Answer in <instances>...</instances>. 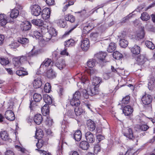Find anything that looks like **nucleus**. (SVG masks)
<instances>
[{"label":"nucleus","mask_w":155,"mask_h":155,"mask_svg":"<svg viewBox=\"0 0 155 155\" xmlns=\"http://www.w3.org/2000/svg\"><path fill=\"white\" fill-rule=\"evenodd\" d=\"M43 98L44 101L46 104H45L42 107L41 110L43 115L46 116L48 115L49 113L48 105L51 104L52 103V101L51 98L47 94L44 95Z\"/></svg>","instance_id":"nucleus-1"},{"label":"nucleus","mask_w":155,"mask_h":155,"mask_svg":"<svg viewBox=\"0 0 155 155\" xmlns=\"http://www.w3.org/2000/svg\"><path fill=\"white\" fill-rule=\"evenodd\" d=\"M136 133L137 134V132L133 134L132 129L129 127L126 128L123 130V134L125 136L133 141L135 140L137 142L139 137L137 134H136Z\"/></svg>","instance_id":"nucleus-2"},{"label":"nucleus","mask_w":155,"mask_h":155,"mask_svg":"<svg viewBox=\"0 0 155 155\" xmlns=\"http://www.w3.org/2000/svg\"><path fill=\"white\" fill-rule=\"evenodd\" d=\"M48 29V25H45L41 28V31H34V35L36 38L39 40H42L43 35Z\"/></svg>","instance_id":"nucleus-3"},{"label":"nucleus","mask_w":155,"mask_h":155,"mask_svg":"<svg viewBox=\"0 0 155 155\" xmlns=\"http://www.w3.org/2000/svg\"><path fill=\"white\" fill-rule=\"evenodd\" d=\"M38 142L36 143V146L38 149H35L36 151H37L40 154H42L45 155H52L49 152H47L45 150H41L39 149L41 148L43 146L44 142L42 139H38Z\"/></svg>","instance_id":"nucleus-4"},{"label":"nucleus","mask_w":155,"mask_h":155,"mask_svg":"<svg viewBox=\"0 0 155 155\" xmlns=\"http://www.w3.org/2000/svg\"><path fill=\"white\" fill-rule=\"evenodd\" d=\"M31 14L36 16L39 15L41 12V8L37 4L31 6Z\"/></svg>","instance_id":"nucleus-5"},{"label":"nucleus","mask_w":155,"mask_h":155,"mask_svg":"<svg viewBox=\"0 0 155 155\" xmlns=\"http://www.w3.org/2000/svg\"><path fill=\"white\" fill-rule=\"evenodd\" d=\"M106 55L107 54L106 53L102 52H100L95 55V57L100 60L99 63L101 67L104 65V64L105 62L104 58Z\"/></svg>","instance_id":"nucleus-6"},{"label":"nucleus","mask_w":155,"mask_h":155,"mask_svg":"<svg viewBox=\"0 0 155 155\" xmlns=\"http://www.w3.org/2000/svg\"><path fill=\"white\" fill-rule=\"evenodd\" d=\"M5 117L9 121H13L15 119V116L14 112L12 110H7L5 113Z\"/></svg>","instance_id":"nucleus-7"},{"label":"nucleus","mask_w":155,"mask_h":155,"mask_svg":"<svg viewBox=\"0 0 155 155\" xmlns=\"http://www.w3.org/2000/svg\"><path fill=\"white\" fill-rule=\"evenodd\" d=\"M81 48L84 51H87L90 47V42L88 39L86 38L81 41Z\"/></svg>","instance_id":"nucleus-8"},{"label":"nucleus","mask_w":155,"mask_h":155,"mask_svg":"<svg viewBox=\"0 0 155 155\" xmlns=\"http://www.w3.org/2000/svg\"><path fill=\"white\" fill-rule=\"evenodd\" d=\"M52 60L51 59L47 58L41 64L40 68L46 69L52 65Z\"/></svg>","instance_id":"nucleus-9"},{"label":"nucleus","mask_w":155,"mask_h":155,"mask_svg":"<svg viewBox=\"0 0 155 155\" xmlns=\"http://www.w3.org/2000/svg\"><path fill=\"white\" fill-rule=\"evenodd\" d=\"M85 137L88 143H92L95 141V139L94 135L90 131H88L86 133Z\"/></svg>","instance_id":"nucleus-10"},{"label":"nucleus","mask_w":155,"mask_h":155,"mask_svg":"<svg viewBox=\"0 0 155 155\" xmlns=\"http://www.w3.org/2000/svg\"><path fill=\"white\" fill-rule=\"evenodd\" d=\"M141 100L144 104L148 105L151 102L152 97L150 95L146 94L142 97Z\"/></svg>","instance_id":"nucleus-11"},{"label":"nucleus","mask_w":155,"mask_h":155,"mask_svg":"<svg viewBox=\"0 0 155 155\" xmlns=\"http://www.w3.org/2000/svg\"><path fill=\"white\" fill-rule=\"evenodd\" d=\"M50 14V9L48 8H45L42 12V17L44 19H47L49 18Z\"/></svg>","instance_id":"nucleus-12"},{"label":"nucleus","mask_w":155,"mask_h":155,"mask_svg":"<svg viewBox=\"0 0 155 155\" xmlns=\"http://www.w3.org/2000/svg\"><path fill=\"white\" fill-rule=\"evenodd\" d=\"M20 27L21 29L23 31L28 30L31 28V23L28 21L23 22L21 25Z\"/></svg>","instance_id":"nucleus-13"},{"label":"nucleus","mask_w":155,"mask_h":155,"mask_svg":"<svg viewBox=\"0 0 155 155\" xmlns=\"http://www.w3.org/2000/svg\"><path fill=\"white\" fill-rule=\"evenodd\" d=\"M8 19L4 14H0V26L4 27L7 23Z\"/></svg>","instance_id":"nucleus-14"},{"label":"nucleus","mask_w":155,"mask_h":155,"mask_svg":"<svg viewBox=\"0 0 155 155\" xmlns=\"http://www.w3.org/2000/svg\"><path fill=\"white\" fill-rule=\"evenodd\" d=\"M87 126L90 131H93L95 128L96 124L93 121L89 120L87 121Z\"/></svg>","instance_id":"nucleus-15"},{"label":"nucleus","mask_w":155,"mask_h":155,"mask_svg":"<svg viewBox=\"0 0 155 155\" xmlns=\"http://www.w3.org/2000/svg\"><path fill=\"white\" fill-rule=\"evenodd\" d=\"M133 112V108L129 105L125 106L123 109V112L126 116H128L131 114Z\"/></svg>","instance_id":"nucleus-16"},{"label":"nucleus","mask_w":155,"mask_h":155,"mask_svg":"<svg viewBox=\"0 0 155 155\" xmlns=\"http://www.w3.org/2000/svg\"><path fill=\"white\" fill-rule=\"evenodd\" d=\"M35 122L38 125H39L43 121V118L41 114H37L35 115L34 117Z\"/></svg>","instance_id":"nucleus-17"},{"label":"nucleus","mask_w":155,"mask_h":155,"mask_svg":"<svg viewBox=\"0 0 155 155\" xmlns=\"http://www.w3.org/2000/svg\"><path fill=\"white\" fill-rule=\"evenodd\" d=\"M31 22L33 24L41 27V28L43 27L45 25H46L45 24H44L43 21L42 20L39 19H33L32 20Z\"/></svg>","instance_id":"nucleus-18"},{"label":"nucleus","mask_w":155,"mask_h":155,"mask_svg":"<svg viewBox=\"0 0 155 155\" xmlns=\"http://www.w3.org/2000/svg\"><path fill=\"white\" fill-rule=\"evenodd\" d=\"M65 18H60L56 21V23L60 27L64 28L67 25V23Z\"/></svg>","instance_id":"nucleus-19"},{"label":"nucleus","mask_w":155,"mask_h":155,"mask_svg":"<svg viewBox=\"0 0 155 155\" xmlns=\"http://www.w3.org/2000/svg\"><path fill=\"white\" fill-rule=\"evenodd\" d=\"M93 86L97 87L101 81V79L99 77L94 76L92 80Z\"/></svg>","instance_id":"nucleus-20"},{"label":"nucleus","mask_w":155,"mask_h":155,"mask_svg":"<svg viewBox=\"0 0 155 155\" xmlns=\"http://www.w3.org/2000/svg\"><path fill=\"white\" fill-rule=\"evenodd\" d=\"M47 75L48 78L52 79L56 77V73L51 68L48 70L47 72Z\"/></svg>","instance_id":"nucleus-21"},{"label":"nucleus","mask_w":155,"mask_h":155,"mask_svg":"<svg viewBox=\"0 0 155 155\" xmlns=\"http://www.w3.org/2000/svg\"><path fill=\"white\" fill-rule=\"evenodd\" d=\"M82 137V134L81 132L79 130H77L74 134V138L75 140L77 141H80Z\"/></svg>","instance_id":"nucleus-22"},{"label":"nucleus","mask_w":155,"mask_h":155,"mask_svg":"<svg viewBox=\"0 0 155 155\" xmlns=\"http://www.w3.org/2000/svg\"><path fill=\"white\" fill-rule=\"evenodd\" d=\"M33 86L35 88H39L41 87L42 84V81L40 78H38L35 79L33 82Z\"/></svg>","instance_id":"nucleus-23"},{"label":"nucleus","mask_w":155,"mask_h":155,"mask_svg":"<svg viewBox=\"0 0 155 155\" xmlns=\"http://www.w3.org/2000/svg\"><path fill=\"white\" fill-rule=\"evenodd\" d=\"M99 86L97 87L93 86L91 89H90L89 90V95L91 96H93L98 94V90L97 88Z\"/></svg>","instance_id":"nucleus-24"},{"label":"nucleus","mask_w":155,"mask_h":155,"mask_svg":"<svg viewBox=\"0 0 155 155\" xmlns=\"http://www.w3.org/2000/svg\"><path fill=\"white\" fill-rule=\"evenodd\" d=\"M12 62L15 67L18 68L21 65V62L19 59V57H15L13 58Z\"/></svg>","instance_id":"nucleus-25"},{"label":"nucleus","mask_w":155,"mask_h":155,"mask_svg":"<svg viewBox=\"0 0 155 155\" xmlns=\"http://www.w3.org/2000/svg\"><path fill=\"white\" fill-rule=\"evenodd\" d=\"M0 136L2 139L4 140L9 139V136L8 133L6 131H2L0 132Z\"/></svg>","instance_id":"nucleus-26"},{"label":"nucleus","mask_w":155,"mask_h":155,"mask_svg":"<svg viewBox=\"0 0 155 155\" xmlns=\"http://www.w3.org/2000/svg\"><path fill=\"white\" fill-rule=\"evenodd\" d=\"M56 66L60 70L64 68L66 66L65 61L64 60H59L56 64Z\"/></svg>","instance_id":"nucleus-27"},{"label":"nucleus","mask_w":155,"mask_h":155,"mask_svg":"<svg viewBox=\"0 0 155 155\" xmlns=\"http://www.w3.org/2000/svg\"><path fill=\"white\" fill-rule=\"evenodd\" d=\"M16 73L17 75L21 76H24L28 74V72L22 68H20L19 70L17 71Z\"/></svg>","instance_id":"nucleus-28"},{"label":"nucleus","mask_w":155,"mask_h":155,"mask_svg":"<svg viewBox=\"0 0 155 155\" xmlns=\"http://www.w3.org/2000/svg\"><path fill=\"white\" fill-rule=\"evenodd\" d=\"M80 147L83 150H87L89 147L90 145L87 141H84L81 142L79 145Z\"/></svg>","instance_id":"nucleus-29"},{"label":"nucleus","mask_w":155,"mask_h":155,"mask_svg":"<svg viewBox=\"0 0 155 155\" xmlns=\"http://www.w3.org/2000/svg\"><path fill=\"white\" fill-rule=\"evenodd\" d=\"M44 134L42 130L40 129H37L35 133L36 138L37 139H41Z\"/></svg>","instance_id":"nucleus-30"},{"label":"nucleus","mask_w":155,"mask_h":155,"mask_svg":"<svg viewBox=\"0 0 155 155\" xmlns=\"http://www.w3.org/2000/svg\"><path fill=\"white\" fill-rule=\"evenodd\" d=\"M116 45L114 43L111 42L107 48V51L109 52H112L116 49Z\"/></svg>","instance_id":"nucleus-31"},{"label":"nucleus","mask_w":155,"mask_h":155,"mask_svg":"<svg viewBox=\"0 0 155 155\" xmlns=\"http://www.w3.org/2000/svg\"><path fill=\"white\" fill-rule=\"evenodd\" d=\"M131 52L134 54H137L140 52V48L137 45H135L131 49Z\"/></svg>","instance_id":"nucleus-32"},{"label":"nucleus","mask_w":155,"mask_h":155,"mask_svg":"<svg viewBox=\"0 0 155 155\" xmlns=\"http://www.w3.org/2000/svg\"><path fill=\"white\" fill-rule=\"evenodd\" d=\"M70 104L71 106L78 107L81 103L80 100L72 98L70 100Z\"/></svg>","instance_id":"nucleus-33"},{"label":"nucleus","mask_w":155,"mask_h":155,"mask_svg":"<svg viewBox=\"0 0 155 155\" xmlns=\"http://www.w3.org/2000/svg\"><path fill=\"white\" fill-rule=\"evenodd\" d=\"M155 83V78L153 77H151L148 83V87L150 90L152 89L154 87Z\"/></svg>","instance_id":"nucleus-34"},{"label":"nucleus","mask_w":155,"mask_h":155,"mask_svg":"<svg viewBox=\"0 0 155 155\" xmlns=\"http://www.w3.org/2000/svg\"><path fill=\"white\" fill-rule=\"evenodd\" d=\"M45 33V34L44 33L43 35V37H42V39L44 41H48L51 39L52 36L47 32H46Z\"/></svg>","instance_id":"nucleus-35"},{"label":"nucleus","mask_w":155,"mask_h":155,"mask_svg":"<svg viewBox=\"0 0 155 155\" xmlns=\"http://www.w3.org/2000/svg\"><path fill=\"white\" fill-rule=\"evenodd\" d=\"M18 14V10L16 9H13L11 11L10 17L12 18H16Z\"/></svg>","instance_id":"nucleus-36"},{"label":"nucleus","mask_w":155,"mask_h":155,"mask_svg":"<svg viewBox=\"0 0 155 155\" xmlns=\"http://www.w3.org/2000/svg\"><path fill=\"white\" fill-rule=\"evenodd\" d=\"M146 59L144 55H142L138 56L137 58V60L140 64H142L144 63V62L146 61Z\"/></svg>","instance_id":"nucleus-37"},{"label":"nucleus","mask_w":155,"mask_h":155,"mask_svg":"<svg viewBox=\"0 0 155 155\" xmlns=\"http://www.w3.org/2000/svg\"><path fill=\"white\" fill-rule=\"evenodd\" d=\"M75 44V42L73 39H70L68 41H65L64 43V45L65 46L70 47L74 45Z\"/></svg>","instance_id":"nucleus-38"},{"label":"nucleus","mask_w":155,"mask_h":155,"mask_svg":"<svg viewBox=\"0 0 155 155\" xmlns=\"http://www.w3.org/2000/svg\"><path fill=\"white\" fill-rule=\"evenodd\" d=\"M18 42L21 43L23 46L27 45L29 42V40L26 38H22L18 40Z\"/></svg>","instance_id":"nucleus-39"},{"label":"nucleus","mask_w":155,"mask_h":155,"mask_svg":"<svg viewBox=\"0 0 155 155\" xmlns=\"http://www.w3.org/2000/svg\"><path fill=\"white\" fill-rule=\"evenodd\" d=\"M141 19L143 21H147L150 18V16L147 12H143L141 14Z\"/></svg>","instance_id":"nucleus-40"},{"label":"nucleus","mask_w":155,"mask_h":155,"mask_svg":"<svg viewBox=\"0 0 155 155\" xmlns=\"http://www.w3.org/2000/svg\"><path fill=\"white\" fill-rule=\"evenodd\" d=\"M128 42L126 39L120 40L119 44L123 48H125L128 45Z\"/></svg>","instance_id":"nucleus-41"},{"label":"nucleus","mask_w":155,"mask_h":155,"mask_svg":"<svg viewBox=\"0 0 155 155\" xmlns=\"http://www.w3.org/2000/svg\"><path fill=\"white\" fill-rule=\"evenodd\" d=\"M114 58L117 60H119L123 57L122 54L118 51H114L113 54Z\"/></svg>","instance_id":"nucleus-42"},{"label":"nucleus","mask_w":155,"mask_h":155,"mask_svg":"<svg viewBox=\"0 0 155 155\" xmlns=\"http://www.w3.org/2000/svg\"><path fill=\"white\" fill-rule=\"evenodd\" d=\"M96 63L95 59H90L87 61V65L89 68H92L95 66Z\"/></svg>","instance_id":"nucleus-43"},{"label":"nucleus","mask_w":155,"mask_h":155,"mask_svg":"<svg viewBox=\"0 0 155 155\" xmlns=\"http://www.w3.org/2000/svg\"><path fill=\"white\" fill-rule=\"evenodd\" d=\"M33 97L34 101L36 102H39L42 99L41 95L37 93H35L34 94Z\"/></svg>","instance_id":"nucleus-44"},{"label":"nucleus","mask_w":155,"mask_h":155,"mask_svg":"<svg viewBox=\"0 0 155 155\" xmlns=\"http://www.w3.org/2000/svg\"><path fill=\"white\" fill-rule=\"evenodd\" d=\"M101 147L99 143H97L95 144L94 146V152L95 153H97L98 152L101 151Z\"/></svg>","instance_id":"nucleus-45"},{"label":"nucleus","mask_w":155,"mask_h":155,"mask_svg":"<svg viewBox=\"0 0 155 155\" xmlns=\"http://www.w3.org/2000/svg\"><path fill=\"white\" fill-rule=\"evenodd\" d=\"M48 29L46 32L49 33L50 35H51L52 36H55L57 35L55 29L53 28H49L48 26Z\"/></svg>","instance_id":"nucleus-46"},{"label":"nucleus","mask_w":155,"mask_h":155,"mask_svg":"<svg viewBox=\"0 0 155 155\" xmlns=\"http://www.w3.org/2000/svg\"><path fill=\"white\" fill-rule=\"evenodd\" d=\"M19 57V59L21 62V64L27 61L29 58V56H28V54L25 56H21Z\"/></svg>","instance_id":"nucleus-47"},{"label":"nucleus","mask_w":155,"mask_h":155,"mask_svg":"<svg viewBox=\"0 0 155 155\" xmlns=\"http://www.w3.org/2000/svg\"><path fill=\"white\" fill-rule=\"evenodd\" d=\"M145 44L146 46L151 49H153L154 48V45L151 41H145Z\"/></svg>","instance_id":"nucleus-48"},{"label":"nucleus","mask_w":155,"mask_h":155,"mask_svg":"<svg viewBox=\"0 0 155 155\" xmlns=\"http://www.w3.org/2000/svg\"><path fill=\"white\" fill-rule=\"evenodd\" d=\"M0 63L2 65H5L9 63V61L8 58H0Z\"/></svg>","instance_id":"nucleus-49"},{"label":"nucleus","mask_w":155,"mask_h":155,"mask_svg":"<svg viewBox=\"0 0 155 155\" xmlns=\"http://www.w3.org/2000/svg\"><path fill=\"white\" fill-rule=\"evenodd\" d=\"M51 86L49 83H47L45 84L44 87V90L46 92H50L51 90Z\"/></svg>","instance_id":"nucleus-50"},{"label":"nucleus","mask_w":155,"mask_h":155,"mask_svg":"<svg viewBox=\"0 0 155 155\" xmlns=\"http://www.w3.org/2000/svg\"><path fill=\"white\" fill-rule=\"evenodd\" d=\"M91 29L92 27L91 26V25L89 23L87 25L84 27L83 31L85 33H86L89 32Z\"/></svg>","instance_id":"nucleus-51"},{"label":"nucleus","mask_w":155,"mask_h":155,"mask_svg":"<svg viewBox=\"0 0 155 155\" xmlns=\"http://www.w3.org/2000/svg\"><path fill=\"white\" fill-rule=\"evenodd\" d=\"M74 112L77 116L80 115L83 112V110L81 108H76L74 109Z\"/></svg>","instance_id":"nucleus-52"},{"label":"nucleus","mask_w":155,"mask_h":155,"mask_svg":"<svg viewBox=\"0 0 155 155\" xmlns=\"http://www.w3.org/2000/svg\"><path fill=\"white\" fill-rule=\"evenodd\" d=\"M66 20L69 21L71 22H73L75 21L74 17L72 15H69L68 16H66L65 17Z\"/></svg>","instance_id":"nucleus-53"},{"label":"nucleus","mask_w":155,"mask_h":155,"mask_svg":"<svg viewBox=\"0 0 155 155\" xmlns=\"http://www.w3.org/2000/svg\"><path fill=\"white\" fill-rule=\"evenodd\" d=\"M130 100V97L129 95H127L123 98L122 102L123 104H127L129 102Z\"/></svg>","instance_id":"nucleus-54"},{"label":"nucleus","mask_w":155,"mask_h":155,"mask_svg":"<svg viewBox=\"0 0 155 155\" xmlns=\"http://www.w3.org/2000/svg\"><path fill=\"white\" fill-rule=\"evenodd\" d=\"M9 45L11 48L14 49L18 47L19 43L18 42L14 41L12 42Z\"/></svg>","instance_id":"nucleus-55"},{"label":"nucleus","mask_w":155,"mask_h":155,"mask_svg":"<svg viewBox=\"0 0 155 155\" xmlns=\"http://www.w3.org/2000/svg\"><path fill=\"white\" fill-rule=\"evenodd\" d=\"M46 123L47 125L50 127L52 125L54 122L52 119L50 117H47L46 120Z\"/></svg>","instance_id":"nucleus-56"},{"label":"nucleus","mask_w":155,"mask_h":155,"mask_svg":"<svg viewBox=\"0 0 155 155\" xmlns=\"http://www.w3.org/2000/svg\"><path fill=\"white\" fill-rule=\"evenodd\" d=\"M144 33L143 31H141L137 35V38L138 40L143 38L144 36Z\"/></svg>","instance_id":"nucleus-57"},{"label":"nucleus","mask_w":155,"mask_h":155,"mask_svg":"<svg viewBox=\"0 0 155 155\" xmlns=\"http://www.w3.org/2000/svg\"><path fill=\"white\" fill-rule=\"evenodd\" d=\"M81 97V94L78 91H76L73 94L72 98L80 100Z\"/></svg>","instance_id":"nucleus-58"},{"label":"nucleus","mask_w":155,"mask_h":155,"mask_svg":"<svg viewBox=\"0 0 155 155\" xmlns=\"http://www.w3.org/2000/svg\"><path fill=\"white\" fill-rule=\"evenodd\" d=\"M83 96L86 99L88 98L89 94V90H87L86 89L83 90L82 91Z\"/></svg>","instance_id":"nucleus-59"},{"label":"nucleus","mask_w":155,"mask_h":155,"mask_svg":"<svg viewBox=\"0 0 155 155\" xmlns=\"http://www.w3.org/2000/svg\"><path fill=\"white\" fill-rule=\"evenodd\" d=\"M38 53V51H37L35 50V49H33L28 54V56L29 57L35 56L37 55Z\"/></svg>","instance_id":"nucleus-60"},{"label":"nucleus","mask_w":155,"mask_h":155,"mask_svg":"<svg viewBox=\"0 0 155 155\" xmlns=\"http://www.w3.org/2000/svg\"><path fill=\"white\" fill-rule=\"evenodd\" d=\"M135 153V151L132 148H130L128 150L126 153L127 155H133Z\"/></svg>","instance_id":"nucleus-61"},{"label":"nucleus","mask_w":155,"mask_h":155,"mask_svg":"<svg viewBox=\"0 0 155 155\" xmlns=\"http://www.w3.org/2000/svg\"><path fill=\"white\" fill-rule=\"evenodd\" d=\"M149 128L148 126L147 125H143L140 126V130L142 131H145Z\"/></svg>","instance_id":"nucleus-62"},{"label":"nucleus","mask_w":155,"mask_h":155,"mask_svg":"<svg viewBox=\"0 0 155 155\" xmlns=\"http://www.w3.org/2000/svg\"><path fill=\"white\" fill-rule=\"evenodd\" d=\"M46 2L47 4L49 6L54 5L55 3L54 0H46Z\"/></svg>","instance_id":"nucleus-63"},{"label":"nucleus","mask_w":155,"mask_h":155,"mask_svg":"<svg viewBox=\"0 0 155 155\" xmlns=\"http://www.w3.org/2000/svg\"><path fill=\"white\" fill-rule=\"evenodd\" d=\"M97 139L99 141L98 143H99L101 140L104 139V137L101 134H99L97 136Z\"/></svg>","instance_id":"nucleus-64"}]
</instances>
